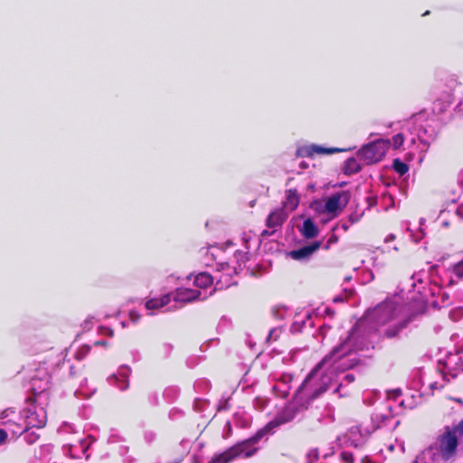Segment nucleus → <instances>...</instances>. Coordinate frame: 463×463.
I'll return each instance as SVG.
<instances>
[{
  "label": "nucleus",
  "instance_id": "35",
  "mask_svg": "<svg viewBox=\"0 0 463 463\" xmlns=\"http://www.w3.org/2000/svg\"><path fill=\"white\" fill-rule=\"evenodd\" d=\"M411 287L412 288V291H417L419 294H420L422 296V298H425V294L423 292H421V289L420 287H417L416 285V279L414 276H412L411 279Z\"/></svg>",
  "mask_w": 463,
  "mask_h": 463
},
{
  "label": "nucleus",
  "instance_id": "28",
  "mask_svg": "<svg viewBox=\"0 0 463 463\" xmlns=\"http://www.w3.org/2000/svg\"><path fill=\"white\" fill-rule=\"evenodd\" d=\"M425 222V220L421 218L420 220V224L422 226ZM407 230L411 232V237L415 242H419L425 235L421 227H420L418 232H413L410 227H407Z\"/></svg>",
  "mask_w": 463,
  "mask_h": 463
},
{
  "label": "nucleus",
  "instance_id": "43",
  "mask_svg": "<svg viewBox=\"0 0 463 463\" xmlns=\"http://www.w3.org/2000/svg\"><path fill=\"white\" fill-rule=\"evenodd\" d=\"M279 335H278V329L276 328H273L269 331V336H268V340H270L271 338H274V340H276L278 338Z\"/></svg>",
  "mask_w": 463,
  "mask_h": 463
},
{
  "label": "nucleus",
  "instance_id": "10",
  "mask_svg": "<svg viewBox=\"0 0 463 463\" xmlns=\"http://www.w3.org/2000/svg\"><path fill=\"white\" fill-rule=\"evenodd\" d=\"M216 279V284L214 290L222 289L223 288L229 287L232 282H229L226 277L223 274L220 277H213L207 272H200L194 279V285L200 289L206 290L208 288L212 287L213 284V280ZM206 293L205 291H203Z\"/></svg>",
  "mask_w": 463,
  "mask_h": 463
},
{
  "label": "nucleus",
  "instance_id": "26",
  "mask_svg": "<svg viewBox=\"0 0 463 463\" xmlns=\"http://www.w3.org/2000/svg\"><path fill=\"white\" fill-rule=\"evenodd\" d=\"M361 169V165L360 164L358 163V161L354 158V157H350L348 158L345 163V166H344V172L345 174L346 175H352V174H355L357 172H359Z\"/></svg>",
  "mask_w": 463,
  "mask_h": 463
},
{
  "label": "nucleus",
  "instance_id": "39",
  "mask_svg": "<svg viewBox=\"0 0 463 463\" xmlns=\"http://www.w3.org/2000/svg\"><path fill=\"white\" fill-rule=\"evenodd\" d=\"M7 439V432L5 430L0 429V445L4 444Z\"/></svg>",
  "mask_w": 463,
  "mask_h": 463
},
{
  "label": "nucleus",
  "instance_id": "47",
  "mask_svg": "<svg viewBox=\"0 0 463 463\" xmlns=\"http://www.w3.org/2000/svg\"><path fill=\"white\" fill-rule=\"evenodd\" d=\"M395 239V235L394 234H389L385 239H384V242H389V241H392L393 240Z\"/></svg>",
  "mask_w": 463,
  "mask_h": 463
},
{
  "label": "nucleus",
  "instance_id": "7",
  "mask_svg": "<svg viewBox=\"0 0 463 463\" xmlns=\"http://www.w3.org/2000/svg\"><path fill=\"white\" fill-rule=\"evenodd\" d=\"M0 424L6 427L14 436H20L25 431L24 410L16 411L13 408L4 410L0 414Z\"/></svg>",
  "mask_w": 463,
  "mask_h": 463
},
{
  "label": "nucleus",
  "instance_id": "1",
  "mask_svg": "<svg viewBox=\"0 0 463 463\" xmlns=\"http://www.w3.org/2000/svg\"><path fill=\"white\" fill-rule=\"evenodd\" d=\"M410 322L405 307L396 300L388 299L368 310L340 340L348 339L358 357L360 351L373 347V342L378 333L387 338L395 337Z\"/></svg>",
  "mask_w": 463,
  "mask_h": 463
},
{
  "label": "nucleus",
  "instance_id": "33",
  "mask_svg": "<svg viewBox=\"0 0 463 463\" xmlns=\"http://www.w3.org/2000/svg\"><path fill=\"white\" fill-rule=\"evenodd\" d=\"M383 201L385 203H389L390 205L389 206H386V210L389 208V207H392L394 206V201H393V198L391 194H384L383 195Z\"/></svg>",
  "mask_w": 463,
  "mask_h": 463
},
{
  "label": "nucleus",
  "instance_id": "31",
  "mask_svg": "<svg viewBox=\"0 0 463 463\" xmlns=\"http://www.w3.org/2000/svg\"><path fill=\"white\" fill-rule=\"evenodd\" d=\"M452 273L458 279L463 278V259L453 266Z\"/></svg>",
  "mask_w": 463,
  "mask_h": 463
},
{
  "label": "nucleus",
  "instance_id": "52",
  "mask_svg": "<svg viewBox=\"0 0 463 463\" xmlns=\"http://www.w3.org/2000/svg\"><path fill=\"white\" fill-rule=\"evenodd\" d=\"M165 347L167 351H170L172 348L170 345H165Z\"/></svg>",
  "mask_w": 463,
  "mask_h": 463
},
{
  "label": "nucleus",
  "instance_id": "53",
  "mask_svg": "<svg viewBox=\"0 0 463 463\" xmlns=\"http://www.w3.org/2000/svg\"><path fill=\"white\" fill-rule=\"evenodd\" d=\"M332 420H333L332 416H331L330 414H328V416H327V421L329 422V421H332Z\"/></svg>",
  "mask_w": 463,
  "mask_h": 463
},
{
  "label": "nucleus",
  "instance_id": "36",
  "mask_svg": "<svg viewBox=\"0 0 463 463\" xmlns=\"http://www.w3.org/2000/svg\"><path fill=\"white\" fill-rule=\"evenodd\" d=\"M341 458L345 462V463H353L354 462V457L351 453L349 452H343L341 454Z\"/></svg>",
  "mask_w": 463,
  "mask_h": 463
},
{
  "label": "nucleus",
  "instance_id": "50",
  "mask_svg": "<svg viewBox=\"0 0 463 463\" xmlns=\"http://www.w3.org/2000/svg\"><path fill=\"white\" fill-rule=\"evenodd\" d=\"M341 301H343L342 298H340V297L334 298V302H341Z\"/></svg>",
  "mask_w": 463,
  "mask_h": 463
},
{
  "label": "nucleus",
  "instance_id": "45",
  "mask_svg": "<svg viewBox=\"0 0 463 463\" xmlns=\"http://www.w3.org/2000/svg\"><path fill=\"white\" fill-rule=\"evenodd\" d=\"M81 448L83 451H86L90 446V442L88 440H81Z\"/></svg>",
  "mask_w": 463,
  "mask_h": 463
},
{
  "label": "nucleus",
  "instance_id": "5",
  "mask_svg": "<svg viewBox=\"0 0 463 463\" xmlns=\"http://www.w3.org/2000/svg\"><path fill=\"white\" fill-rule=\"evenodd\" d=\"M393 417L392 407L391 404H386L385 411L383 412H375L372 416V423L373 425V430H369L368 428H364L362 425H356L351 427L343 437V441L353 447L362 446L371 432L380 428L382 424H384L387 421H390Z\"/></svg>",
  "mask_w": 463,
  "mask_h": 463
},
{
  "label": "nucleus",
  "instance_id": "38",
  "mask_svg": "<svg viewBox=\"0 0 463 463\" xmlns=\"http://www.w3.org/2000/svg\"><path fill=\"white\" fill-rule=\"evenodd\" d=\"M129 318L133 323H137L140 318V315L137 311L132 310L129 312Z\"/></svg>",
  "mask_w": 463,
  "mask_h": 463
},
{
  "label": "nucleus",
  "instance_id": "51",
  "mask_svg": "<svg viewBox=\"0 0 463 463\" xmlns=\"http://www.w3.org/2000/svg\"><path fill=\"white\" fill-rule=\"evenodd\" d=\"M325 312H326L327 315H330V316L333 314V312L331 311V309H330V308H328V307H326V308L325 309Z\"/></svg>",
  "mask_w": 463,
  "mask_h": 463
},
{
  "label": "nucleus",
  "instance_id": "34",
  "mask_svg": "<svg viewBox=\"0 0 463 463\" xmlns=\"http://www.w3.org/2000/svg\"><path fill=\"white\" fill-rule=\"evenodd\" d=\"M90 351V346L86 345L81 347L76 354L77 359H82Z\"/></svg>",
  "mask_w": 463,
  "mask_h": 463
},
{
  "label": "nucleus",
  "instance_id": "27",
  "mask_svg": "<svg viewBox=\"0 0 463 463\" xmlns=\"http://www.w3.org/2000/svg\"><path fill=\"white\" fill-rule=\"evenodd\" d=\"M392 167L394 171L400 175H403L409 171L408 165L398 158L393 160Z\"/></svg>",
  "mask_w": 463,
  "mask_h": 463
},
{
  "label": "nucleus",
  "instance_id": "17",
  "mask_svg": "<svg viewBox=\"0 0 463 463\" xmlns=\"http://www.w3.org/2000/svg\"><path fill=\"white\" fill-rule=\"evenodd\" d=\"M331 371L333 372L334 377L333 392H340L341 388H344L345 386L351 384L352 383H354L355 379L354 375L351 373L345 374L340 379L339 373L345 372V370H337L335 367Z\"/></svg>",
  "mask_w": 463,
  "mask_h": 463
},
{
  "label": "nucleus",
  "instance_id": "46",
  "mask_svg": "<svg viewBox=\"0 0 463 463\" xmlns=\"http://www.w3.org/2000/svg\"><path fill=\"white\" fill-rule=\"evenodd\" d=\"M454 431H458L461 434L463 433V420L460 421V423L458 425L457 429Z\"/></svg>",
  "mask_w": 463,
  "mask_h": 463
},
{
  "label": "nucleus",
  "instance_id": "55",
  "mask_svg": "<svg viewBox=\"0 0 463 463\" xmlns=\"http://www.w3.org/2000/svg\"><path fill=\"white\" fill-rule=\"evenodd\" d=\"M121 325H122L123 327L126 326V323L125 322H122Z\"/></svg>",
  "mask_w": 463,
  "mask_h": 463
},
{
  "label": "nucleus",
  "instance_id": "54",
  "mask_svg": "<svg viewBox=\"0 0 463 463\" xmlns=\"http://www.w3.org/2000/svg\"><path fill=\"white\" fill-rule=\"evenodd\" d=\"M389 449H390L391 451H392V450L394 449V446H393V445H390V446H389Z\"/></svg>",
  "mask_w": 463,
  "mask_h": 463
},
{
  "label": "nucleus",
  "instance_id": "8",
  "mask_svg": "<svg viewBox=\"0 0 463 463\" xmlns=\"http://www.w3.org/2000/svg\"><path fill=\"white\" fill-rule=\"evenodd\" d=\"M212 293L213 291L207 294L199 289L178 288L175 292L169 293L171 295V301L173 300L175 304L171 306L168 309L170 310L177 308L178 303L184 304L194 300H203L209 295H212Z\"/></svg>",
  "mask_w": 463,
  "mask_h": 463
},
{
  "label": "nucleus",
  "instance_id": "56",
  "mask_svg": "<svg viewBox=\"0 0 463 463\" xmlns=\"http://www.w3.org/2000/svg\"><path fill=\"white\" fill-rule=\"evenodd\" d=\"M227 426L229 427V429L231 428L230 422H227Z\"/></svg>",
  "mask_w": 463,
  "mask_h": 463
},
{
  "label": "nucleus",
  "instance_id": "24",
  "mask_svg": "<svg viewBox=\"0 0 463 463\" xmlns=\"http://www.w3.org/2000/svg\"><path fill=\"white\" fill-rule=\"evenodd\" d=\"M299 203V199L298 194L295 190H288L287 192V197L283 204V209H285L288 213L294 211Z\"/></svg>",
  "mask_w": 463,
  "mask_h": 463
},
{
  "label": "nucleus",
  "instance_id": "16",
  "mask_svg": "<svg viewBox=\"0 0 463 463\" xmlns=\"http://www.w3.org/2000/svg\"><path fill=\"white\" fill-rule=\"evenodd\" d=\"M130 368L127 365H122L118 369L117 373L109 377V382L111 385L117 387L120 391H126L128 386V377L130 374Z\"/></svg>",
  "mask_w": 463,
  "mask_h": 463
},
{
  "label": "nucleus",
  "instance_id": "49",
  "mask_svg": "<svg viewBox=\"0 0 463 463\" xmlns=\"http://www.w3.org/2000/svg\"><path fill=\"white\" fill-rule=\"evenodd\" d=\"M107 345V342L105 341H97L95 342V345Z\"/></svg>",
  "mask_w": 463,
  "mask_h": 463
},
{
  "label": "nucleus",
  "instance_id": "48",
  "mask_svg": "<svg viewBox=\"0 0 463 463\" xmlns=\"http://www.w3.org/2000/svg\"><path fill=\"white\" fill-rule=\"evenodd\" d=\"M349 225H350V222H349V223L343 222V223H342V228H343L345 231H347V230H348V228H349Z\"/></svg>",
  "mask_w": 463,
  "mask_h": 463
},
{
  "label": "nucleus",
  "instance_id": "6",
  "mask_svg": "<svg viewBox=\"0 0 463 463\" xmlns=\"http://www.w3.org/2000/svg\"><path fill=\"white\" fill-rule=\"evenodd\" d=\"M390 144V139H378L370 142L357 151V156L366 165L376 163L385 156Z\"/></svg>",
  "mask_w": 463,
  "mask_h": 463
},
{
  "label": "nucleus",
  "instance_id": "14",
  "mask_svg": "<svg viewBox=\"0 0 463 463\" xmlns=\"http://www.w3.org/2000/svg\"><path fill=\"white\" fill-rule=\"evenodd\" d=\"M458 438L455 431H447L439 440V452L443 459L452 458L457 450Z\"/></svg>",
  "mask_w": 463,
  "mask_h": 463
},
{
  "label": "nucleus",
  "instance_id": "19",
  "mask_svg": "<svg viewBox=\"0 0 463 463\" xmlns=\"http://www.w3.org/2000/svg\"><path fill=\"white\" fill-rule=\"evenodd\" d=\"M434 373L439 376V380H432L430 375H429L427 373H425L424 375H421L422 385H425V384L428 385L431 391L439 390V389L443 388V386L445 385V383L447 382V380H446L447 373L446 372H444L442 370V371H435Z\"/></svg>",
  "mask_w": 463,
  "mask_h": 463
},
{
  "label": "nucleus",
  "instance_id": "3",
  "mask_svg": "<svg viewBox=\"0 0 463 463\" xmlns=\"http://www.w3.org/2000/svg\"><path fill=\"white\" fill-rule=\"evenodd\" d=\"M307 408L303 401H297V393L292 402L287 404L275 418L265 427L259 430L252 437L238 442L225 451L214 455L208 463H230L238 458H250L254 455L258 449L255 445L267 434H272L279 426L294 420L299 412Z\"/></svg>",
  "mask_w": 463,
  "mask_h": 463
},
{
  "label": "nucleus",
  "instance_id": "44",
  "mask_svg": "<svg viewBox=\"0 0 463 463\" xmlns=\"http://www.w3.org/2000/svg\"><path fill=\"white\" fill-rule=\"evenodd\" d=\"M400 394H401V392L399 390L393 391L392 393L388 394V399L389 400H392V399L396 400V398L399 397Z\"/></svg>",
  "mask_w": 463,
  "mask_h": 463
},
{
  "label": "nucleus",
  "instance_id": "25",
  "mask_svg": "<svg viewBox=\"0 0 463 463\" xmlns=\"http://www.w3.org/2000/svg\"><path fill=\"white\" fill-rule=\"evenodd\" d=\"M301 232L304 237L311 239L317 236V229L310 219H307L303 222Z\"/></svg>",
  "mask_w": 463,
  "mask_h": 463
},
{
  "label": "nucleus",
  "instance_id": "15",
  "mask_svg": "<svg viewBox=\"0 0 463 463\" xmlns=\"http://www.w3.org/2000/svg\"><path fill=\"white\" fill-rule=\"evenodd\" d=\"M273 381L272 391L274 394L281 398L287 397L292 389L293 375L284 373L275 376Z\"/></svg>",
  "mask_w": 463,
  "mask_h": 463
},
{
  "label": "nucleus",
  "instance_id": "20",
  "mask_svg": "<svg viewBox=\"0 0 463 463\" xmlns=\"http://www.w3.org/2000/svg\"><path fill=\"white\" fill-rule=\"evenodd\" d=\"M31 385L33 392L36 393H42L49 388L50 385V375L48 373L43 372L41 375H34L31 379Z\"/></svg>",
  "mask_w": 463,
  "mask_h": 463
},
{
  "label": "nucleus",
  "instance_id": "29",
  "mask_svg": "<svg viewBox=\"0 0 463 463\" xmlns=\"http://www.w3.org/2000/svg\"><path fill=\"white\" fill-rule=\"evenodd\" d=\"M364 210H355L352 213H350L348 217V222L350 224H354L358 222L364 216Z\"/></svg>",
  "mask_w": 463,
  "mask_h": 463
},
{
  "label": "nucleus",
  "instance_id": "4",
  "mask_svg": "<svg viewBox=\"0 0 463 463\" xmlns=\"http://www.w3.org/2000/svg\"><path fill=\"white\" fill-rule=\"evenodd\" d=\"M437 135L435 119L428 118L424 112H420L403 123L402 131L392 137L390 146L398 149L406 143L409 148H413L420 156L421 160Z\"/></svg>",
  "mask_w": 463,
  "mask_h": 463
},
{
  "label": "nucleus",
  "instance_id": "2",
  "mask_svg": "<svg viewBox=\"0 0 463 463\" xmlns=\"http://www.w3.org/2000/svg\"><path fill=\"white\" fill-rule=\"evenodd\" d=\"M347 340L339 343L324 359L311 371L301 386L297 390V401H303L307 405L323 392L333 390V368L349 370L354 367L359 358L354 348Z\"/></svg>",
  "mask_w": 463,
  "mask_h": 463
},
{
  "label": "nucleus",
  "instance_id": "22",
  "mask_svg": "<svg viewBox=\"0 0 463 463\" xmlns=\"http://www.w3.org/2000/svg\"><path fill=\"white\" fill-rule=\"evenodd\" d=\"M444 369L452 376H456V373H452V371H463V361L457 354H450L444 362Z\"/></svg>",
  "mask_w": 463,
  "mask_h": 463
},
{
  "label": "nucleus",
  "instance_id": "42",
  "mask_svg": "<svg viewBox=\"0 0 463 463\" xmlns=\"http://www.w3.org/2000/svg\"><path fill=\"white\" fill-rule=\"evenodd\" d=\"M455 213L459 217V219H463V203L457 207Z\"/></svg>",
  "mask_w": 463,
  "mask_h": 463
},
{
  "label": "nucleus",
  "instance_id": "23",
  "mask_svg": "<svg viewBox=\"0 0 463 463\" xmlns=\"http://www.w3.org/2000/svg\"><path fill=\"white\" fill-rule=\"evenodd\" d=\"M171 303V295L166 294L159 298H151L146 302V308L147 310H154L164 307Z\"/></svg>",
  "mask_w": 463,
  "mask_h": 463
},
{
  "label": "nucleus",
  "instance_id": "12",
  "mask_svg": "<svg viewBox=\"0 0 463 463\" xmlns=\"http://www.w3.org/2000/svg\"><path fill=\"white\" fill-rule=\"evenodd\" d=\"M349 199L350 194L348 192L342 191L333 194L325 202V212L335 215L347 205Z\"/></svg>",
  "mask_w": 463,
  "mask_h": 463
},
{
  "label": "nucleus",
  "instance_id": "9",
  "mask_svg": "<svg viewBox=\"0 0 463 463\" xmlns=\"http://www.w3.org/2000/svg\"><path fill=\"white\" fill-rule=\"evenodd\" d=\"M47 420L46 411L43 408L35 404L29 405L24 410V421L25 430L33 428H43Z\"/></svg>",
  "mask_w": 463,
  "mask_h": 463
},
{
  "label": "nucleus",
  "instance_id": "30",
  "mask_svg": "<svg viewBox=\"0 0 463 463\" xmlns=\"http://www.w3.org/2000/svg\"><path fill=\"white\" fill-rule=\"evenodd\" d=\"M23 434H24V440L28 444H33L39 439V434L35 431H30V429L25 430Z\"/></svg>",
  "mask_w": 463,
  "mask_h": 463
},
{
  "label": "nucleus",
  "instance_id": "21",
  "mask_svg": "<svg viewBox=\"0 0 463 463\" xmlns=\"http://www.w3.org/2000/svg\"><path fill=\"white\" fill-rule=\"evenodd\" d=\"M320 247L319 242H313L309 245L303 246L298 250H292L290 256L294 260H301L308 259Z\"/></svg>",
  "mask_w": 463,
  "mask_h": 463
},
{
  "label": "nucleus",
  "instance_id": "41",
  "mask_svg": "<svg viewBox=\"0 0 463 463\" xmlns=\"http://www.w3.org/2000/svg\"><path fill=\"white\" fill-rule=\"evenodd\" d=\"M449 88L455 89L458 85H459V82L457 78L454 76L449 79Z\"/></svg>",
  "mask_w": 463,
  "mask_h": 463
},
{
  "label": "nucleus",
  "instance_id": "13",
  "mask_svg": "<svg viewBox=\"0 0 463 463\" xmlns=\"http://www.w3.org/2000/svg\"><path fill=\"white\" fill-rule=\"evenodd\" d=\"M348 150L350 149L337 147L326 148L320 145L310 144L298 147L297 150V156L299 157H313L315 155H332Z\"/></svg>",
  "mask_w": 463,
  "mask_h": 463
},
{
  "label": "nucleus",
  "instance_id": "11",
  "mask_svg": "<svg viewBox=\"0 0 463 463\" xmlns=\"http://www.w3.org/2000/svg\"><path fill=\"white\" fill-rule=\"evenodd\" d=\"M234 259L237 264L236 266L232 265L230 262H222L217 266V271L222 272L223 276L227 278L229 282H231L232 276L233 274H237L241 269V266L249 260L248 252L244 250H236L234 252Z\"/></svg>",
  "mask_w": 463,
  "mask_h": 463
},
{
  "label": "nucleus",
  "instance_id": "40",
  "mask_svg": "<svg viewBox=\"0 0 463 463\" xmlns=\"http://www.w3.org/2000/svg\"><path fill=\"white\" fill-rule=\"evenodd\" d=\"M445 213H446V211H445V210L440 211V213H439V218L441 220V225H442L443 227H449V222H448L447 220H444V219H443V217H444V215H445Z\"/></svg>",
  "mask_w": 463,
  "mask_h": 463
},
{
  "label": "nucleus",
  "instance_id": "32",
  "mask_svg": "<svg viewBox=\"0 0 463 463\" xmlns=\"http://www.w3.org/2000/svg\"><path fill=\"white\" fill-rule=\"evenodd\" d=\"M94 323H95L94 317H88L82 323V327L84 330H90L92 328Z\"/></svg>",
  "mask_w": 463,
  "mask_h": 463
},
{
  "label": "nucleus",
  "instance_id": "18",
  "mask_svg": "<svg viewBox=\"0 0 463 463\" xmlns=\"http://www.w3.org/2000/svg\"><path fill=\"white\" fill-rule=\"evenodd\" d=\"M288 216V213L285 209L278 208L269 214L266 224L269 228L276 230L283 224Z\"/></svg>",
  "mask_w": 463,
  "mask_h": 463
},
{
  "label": "nucleus",
  "instance_id": "37",
  "mask_svg": "<svg viewBox=\"0 0 463 463\" xmlns=\"http://www.w3.org/2000/svg\"><path fill=\"white\" fill-rule=\"evenodd\" d=\"M99 334H101V335H109V336L113 335V330L109 327L99 326Z\"/></svg>",
  "mask_w": 463,
  "mask_h": 463
}]
</instances>
